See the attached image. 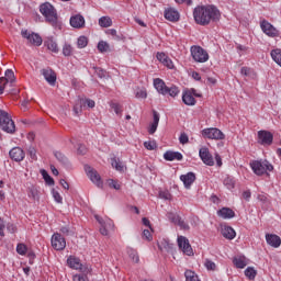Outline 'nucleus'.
Returning <instances> with one entry per match:
<instances>
[{
  "instance_id": "1",
  "label": "nucleus",
  "mask_w": 281,
  "mask_h": 281,
  "mask_svg": "<svg viewBox=\"0 0 281 281\" xmlns=\"http://www.w3.org/2000/svg\"><path fill=\"white\" fill-rule=\"evenodd\" d=\"M196 25H210L221 21V11L215 5H198L193 10Z\"/></svg>"
},
{
  "instance_id": "2",
  "label": "nucleus",
  "mask_w": 281,
  "mask_h": 281,
  "mask_svg": "<svg viewBox=\"0 0 281 281\" xmlns=\"http://www.w3.org/2000/svg\"><path fill=\"white\" fill-rule=\"evenodd\" d=\"M40 12L44 16L46 23L53 25V27H58V11L49 2H44L40 5Z\"/></svg>"
},
{
  "instance_id": "3",
  "label": "nucleus",
  "mask_w": 281,
  "mask_h": 281,
  "mask_svg": "<svg viewBox=\"0 0 281 281\" xmlns=\"http://www.w3.org/2000/svg\"><path fill=\"white\" fill-rule=\"evenodd\" d=\"M154 87L156 91H158V93L161 95H170V98H177V95L180 93L179 87L175 85L168 87L166 86V82L159 78L154 79Z\"/></svg>"
},
{
  "instance_id": "4",
  "label": "nucleus",
  "mask_w": 281,
  "mask_h": 281,
  "mask_svg": "<svg viewBox=\"0 0 281 281\" xmlns=\"http://www.w3.org/2000/svg\"><path fill=\"white\" fill-rule=\"evenodd\" d=\"M250 168L257 175V177H262V175L273 172V165H271L269 160H254L250 162Z\"/></svg>"
},
{
  "instance_id": "5",
  "label": "nucleus",
  "mask_w": 281,
  "mask_h": 281,
  "mask_svg": "<svg viewBox=\"0 0 281 281\" xmlns=\"http://www.w3.org/2000/svg\"><path fill=\"white\" fill-rule=\"evenodd\" d=\"M0 128L4 131V133H10L11 135L16 131V125H14L12 116L4 110H0Z\"/></svg>"
},
{
  "instance_id": "6",
  "label": "nucleus",
  "mask_w": 281,
  "mask_h": 281,
  "mask_svg": "<svg viewBox=\"0 0 281 281\" xmlns=\"http://www.w3.org/2000/svg\"><path fill=\"white\" fill-rule=\"evenodd\" d=\"M22 38L27 40L29 45H34L35 47H41L43 45V37L38 33L30 32L27 29L21 30Z\"/></svg>"
},
{
  "instance_id": "7",
  "label": "nucleus",
  "mask_w": 281,
  "mask_h": 281,
  "mask_svg": "<svg viewBox=\"0 0 281 281\" xmlns=\"http://www.w3.org/2000/svg\"><path fill=\"white\" fill-rule=\"evenodd\" d=\"M191 56L195 63H207L210 60V54L201 46H192Z\"/></svg>"
},
{
  "instance_id": "8",
  "label": "nucleus",
  "mask_w": 281,
  "mask_h": 281,
  "mask_svg": "<svg viewBox=\"0 0 281 281\" xmlns=\"http://www.w3.org/2000/svg\"><path fill=\"white\" fill-rule=\"evenodd\" d=\"M14 82H16L14 71L12 69H7L4 72V77L0 78V95H2L3 91H5V87H8V83L14 85Z\"/></svg>"
},
{
  "instance_id": "9",
  "label": "nucleus",
  "mask_w": 281,
  "mask_h": 281,
  "mask_svg": "<svg viewBox=\"0 0 281 281\" xmlns=\"http://www.w3.org/2000/svg\"><path fill=\"white\" fill-rule=\"evenodd\" d=\"M202 136L205 137L206 139H216V140L225 139V135L223 134V132L216 127L204 128L202 131Z\"/></svg>"
},
{
  "instance_id": "10",
  "label": "nucleus",
  "mask_w": 281,
  "mask_h": 281,
  "mask_svg": "<svg viewBox=\"0 0 281 281\" xmlns=\"http://www.w3.org/2000/svg\"><path fill=\"white\" fill-rule=\"evenodd\" d=\"M52 247L56 249V251H63L67 247V241L65 240V237L60 235V233H55L52 236Z\"/></svg>"
},
{
  "instance_id": "11",
  "label": "nucleus",
  "mask_w": 281,
  "mask_h": 281,
  "mask_svg": "<svg viewBox=\"0 0 281 281\" xmlns=\"http://www.w3.org/2000/svg\"><path fill=\"white\" fill-rule=\"evenodd\" d=\"M86 173L88 175L90 181L98 186V188H102V178L100 177V173L93 169V167L86 165L85 166Z\"/></svg>"
},
{
  "instance_id": "12",
  "label": "nucleus",
  "mask_w": 281,
  "mask_h": 281,
  "mask_svg": "<svg viewBox=\"0 0 281 281\" xmlns=\"http://www.w3.org/2000/svg\"><path fill=\"white\" fill-rule=\"evenodd\" d=\"M258 139L261 146H271L273 144V134L269 131L261 130L258 132Z\"/></svg>"
},
{
  "instance_id": "13",
  "label": "nucleus",
  "mask_w": 281,
  "mask_h": 281,
  "mask_svg": "<svg viewBox=\"0 0 281 281\" xmlns=\"http://www.w3.org/2000/svg\"><path fill=\"white\" fill-rule=\"evenodd\" d=\"M178 247L186 254V256H192L194 254L190 240L183 236H178Z\"/></svg>"
},
{
  "instance_id": "14",
  "label": "nucleus",
  "mask_w": 281,
  "mask_h": 281,
  "mask_svg": "<svg viewBox=\"0 0 281 281\" xmlns=\"http://www.w3.org/2000/svg\"><path fill=\"white\" fill-rule=\"evenodd\" d=\"M200 158L202 159L203 164L205 166H214V157H212V154H210V149L206 147H202L199 150Z\"/></svg>"
},
{
  "instance_id": "15",
  "label": "nucleus",
  "mask_w": 281,
  "mask_h": 281,
  "mask_svg": "<svg viewBox=\"0 0 281 281\" xmlns=\"http://www.w3.org/2000/svg\"><path fill=\"white\" fill-rule=\"evenodd\" d=\"M41 74L50 87H56V72L52 68H44Z\"/></svg>"
},
{
  "instance_id": "16",
  "label": "nucleus",
  "mask_w": 281,
  "mask_h": 281,
  "mask_svg": "<svg viewBox=\"0 0 281 281\" xmlns=\"http://www.w3.org/2000/svg\"><path fill=\"white\" fill-rule=\"evenodd\" d=\"M260 27H261L263 34H267V36H271L273 38L278 35V30H276V27H273L272 24L269 23L268 21L263 20L260 23Z\"/></svg>"
},
{
  "instance_id": "17",
  "label": "nucleus",
  "mask_w": 281,
  "mask_h": 281,
  "mask_svg": "<svg viewBox=\"0 0 281 281\" xmlns=\"http://www.w3.org/2000/svg\"><path fill=\"white\" fill-rule=\"evenodd\" d=\"M9 155L13 161H23L25 159V151L21 147H13Z\"/></svg>"
},
{
  "instance_id": "18",
  "label": "nucleus",
  "mask_w": 281,
  "mask_h": 281,
  "mask_svg": "<svg viewBox=\"0 0 281 281\" xmlns=\"http://www.w3.org/2000/svg\"><path fill=\"white\" fill-rule=\"evenodd\" d=\"M165 19L171 23H177L180 19L179 11L175 8H168L165 10Z\"/></svg>"
},
{
  "instance_id": "19",
  "label": "nucleus",
  "mask_w": 281,
  "mask_h": 281,
  "mask_svg": "<svg viewBox=\"0 0 281 281\" xmlns=\"http://www.w3.org/2000/svg\"><path fill=\"white\" fill-rule=\"evenodd\" d=\"M180 180L184 183V188L190 190L192 183L196 181V175L194 172H188L187 175L180 176Z\"/></svg>"
},
{
  "instance_id": "20",
  "label": "nucleus",
  "mask_w": 281,
  "mask_h": 281,
  "mask_svg": "<svg viewBox=\"0 0 281 281\" xmlns=\"http://www.w3.org/2000/svg\"><path fill=\"white\" fill-rule=\"evenodd\" d=\"M70 25L75 27V30H81L85 26V16L80 14L72 15L70 18Z\"/></svg>"
},
{
  "instance_id": "21",
  "label": "nucleus",
  "mask_w": 281,
  "mask_h": 281,
  "mask_svg": "<svg viewBox=\"0 0 281 281\" xmlns=\"http://www.w3.org/2000/svg\"><path fill=\"white\" fill-rule=\"evenodd\" d=\"M266 241L270 247H273L274 249H278L281 245V238L280 236L276 234H266Z\"/></svg>"
},
{
  "instance_id": "22",
  "label": "nucleus",
  "mask_w": 281,
  "mask_h": 281,
  "mask_svg": "<svg viewBox=\"0 0 281 281\" xmlns=\"http://www.w3.org/2000/svg\"><path fill=\"white\" fill-rule=\"evenodd\" d=\"M158 249L167 254H172L175 251V244H170L168 239H160L158 240Z\"/></svg>"
},
{
  "instance_id": "23",
  "label": "nucleus",
  "mask_w": 281,
  "mask_h": 281,
  "mask_svg": "<svg viewBox=\"0 0 281 281\" xmlns=\"http://www.w3.org/2000/svg\"><path fill=\"white\" fill-rule=\"evenodd\" d=\"M164 159H166V161H181L183 159V155L179 151L168 150L164 154Z\"/></svg>"
},
{
  "instance_id": "24",
  "label": "nucleus",
  "mask_w": 281,
  "mask_h": 281,
  "mask_svg": "<svg viewBox=\"0 0 281 281\" xmlns=\"http://www.w3.org/2000/svg\"><path fill=\"white\" fill-rule=\"evenodd\" d=\"M54 157L61 166H64V168H69L71 166V162H69V158H67V156H65L63 151H54Z\"/></svg>"
},
{
  "instance_id": "25",
  "label": "nucleus",
  "mask_w": 281,
  "mask_h": 281,
  "mask_svg": "<svg viewBox=\"0 0 281 281\" xmlns=\"http://www.w3.org/2000/svg\"><path fill=\"white\" fill-rule=\"evenodd\" d=\"M153 115H154L153 123L148 128L149 135H155V133L157 132V126H159V113L154 110Z\"/></svg>"
},
{
  "instance_id": "26",
  "label": "nucleus",
  "mask_w": 281,
  "mask_h": 281,
  "mask_svg": "<svg viewBox=\"0 0 281 281\" xmlns=\"http://www.w3.org/2000/svg\"><path fill=\"white\" fill-rule=\"evenodd\" d=\"M182 102L187 104V106H194L196 104V99H194L192 92L187 91L182 94Z\"/></svg>"
},
{
  "instance_id": "27",
  "label": "nucleus",
  "mask_w": 281,
  "mask_h": 281,
  "mask_svg": "<svg viewBox=\"0 0 281 281\" xmlns=\"http://www.w3.org/2000/svg\"><path fill=\"white\" fill-rule=\"evenodd\" d=\"M217 215L221 216V218H234L236 216V213L234 210L229 207H223L222 210L217 211Z\"/></svg>"
},
{
  "instance_id": "28",
  "label": "nucleus",
  "mask_w": 281,
  "mask_h": 281,
  "mask_svg": "<svg viewBox=\"0 0 281 281\" xmlns=\"http://www.w3.org/2000/svg\"><path fill=\"white\" fill-rule=\"evenodd\" d=\"M67 265H68V267H70V269L82 270V263L80 262V259H78L74 256H70L67 259Z\"/></svg>"
},
{
  "instance_id": "29",
  "label": "nucleus",
  "mask_w": 281,
  "mask_h": 281,
  "mask_svg": "<svg viewBox=\"0 0 281 281\" xmlns=\"http://www.w3.org/2000/svg\"><path fill=\"white\" fill-rule=\"evenodd\" d=\"M222 236L228 240H234V238H236V231H234V228L231 226H224L222 228Z\"/></svg>"
},
{
  "instance_id": "30",
  "label": "nucleus",
  "mask_w": 281,
  "mask_h": 281,
  "mask_svg": "<svg viewBox=\"0 0 281 281\" xmlns=\"http://www.w3.org/2000/svg\"><path fill=\"white\" fill-rule=\"evenodd\" d=\"M233 263L237 269H245L247 267V259L245 257H235Z\"/></svg>"
},
{
  "instance_id": "31",
  "label": "nucleus",
  "mask_w": 281,
  "mask_h": 281,
  "mask_svg": "<svg viewBox=\"0 0 281 281\" xmlns=\"http://www.w3.org/2000/svg\"><path fill=\"white\" fill-rule=\"evenodd\" d=\"M45 45L47 47V49H49L50 52H53L54 54H58L59 49H58V44L52 40V38H48L46 42H45Z\"/></svg>"
},
{
  "instance_id": "32",
  "label": "nucleus",
  "mask_w": 281,
  "mask_h": 281,
  "mask_svg": "<svg viewBox=\"0 0 281 281\" xmlns=\"http://www.w3.org/2000/svg\"><path fill=\"white\" fill-rule=\"evenodd\" d=\"M112 168H115L119 172H124V164L121 162L120 158L111 159Z\"/></svg>"
},
{
  "instance_id": "33",
  "label": "nucleus",
  "mask_w": 281,
  "mask_h": 281,
  "mask_svg": "<svg viewBox=\"0 0 281 281\" xmlns=\"http://www.w3.org/2000/svg\"><path fill=\"white\" fill-rule=\"evenodd\" d=\"M59 232L64 236H74V234H76V229L74 227H71L70 225L61 226Z\"/></svg>"
},
{
  "instance_id": "34",
  "label": "nucleus",
  "mask_w": 281,
  "mask_h": 281,
  "mask_svg": "<svg viewBox=\"0 0 281 281\" xmlns=\"http://www.w3.org/2000/svg\"><path fill=\"white\" fill-rule=\"evenodd\" d=\"M184 278H186V281H201V279H199V276L195 274V272L192 270H187L184 272Z\"/></svg>"
},
{
  "instance_id": "35",
  "label": "nucleus",
  "mask_w": 281,
  "mask_h": 281,
  "mask_svg": "<svg viewBox=\"0 0 281 281\" xmlns=\"http://www.w3.org/2000/svg\"><path fill=\"white\" fill-rule=\"evenodd\" d=\"M100 27H111L113 25V21L109 16H102L99 19Z\"/></svg>"
},
{
  "instance_id": "36",
  "label": "nucleus",
  "mask_w": 281,
  "mask_h": 281,
  "mask_svg": "<svg viewBox=\"0 0 281 281\" xmlns=\"http://www.w3.org/2000/svg\"><path fill=\"white\" fill-rule=\"evenodd\" d=\"M127 255L133 260V262H139V255H137V250L133 249L132 247L127 248Z\"/></svg>"
},
{
  "instance_id": "37",
  "label": "nucleus",
  "mask_w": 281,
  "mask_h": 281,
  "mask_svg": "<svg viewBox=\"0 0 281 281\" xmlns=\"http://www.w3.org/2000/svg\"><path fill=\"white\" fill-rule=\"evenodd\" d=\"M41 175H42L44 181L47 183V186H54V178H52V176H49L47 170L42 169Z\"/></svg>"
},
{
  "instance_id": "38",
  "label": "nucleus",
  "mask_w": 281,
  "mask_h": 281,
  "mask_svg": "<svg viewBox=\"0 0 281 281\" xmlns=\"http://www.w3.org/2000/svg\"><path fill=\"white\" fill-rule=\"evenodd\" d=\"M245 276L248 280H256V276H258V272L256 271V269L248 267L245 270Z\"/></svg>"
},
{
  "instance_id": "39",
  "label": "nucleus",
  "mask_w": 281,
  "mask_h": 281,
  "mask_svg": "<svg viewBox=\"0 0 281 281\" xmlns=\"http://www.w3.org/2000/svg\"><path fill=\"white\" fill-rule=\"evenodd\" d=\"M79 104L87 106L88 109H93L95 106V101L91 99H79Z\"/></svg>"
},
{
  "instance_id": "40",
  "label": "nucleus",
  "mask_w": 281,
  "mask_h": 281,
  "mask_svg": "<svg viewBox=\"0 0 281 281\" xmlns=\"http://www.w3.org/2000/svg\"><path fill=\"white\" fill-rule=\"evenodd\" d=\"M29 198L33 199V201H38V189H36L35 187H30Z\"/></svg>"
},
{
  "instance_id": "41",
  "label": "nucleus",
  "mask_w": 281,
  "mask_h": 281,
  "mask_svg": "<svg viewBox=\"0 0 281 281\" xmlns=\"http://www.w3.org/2000/svg\"><path fill=\"white\" fill-rule=\"evenodd\" d=\"M77 45L79 49H85V47L89 45V40L87 38V36H80L77 41Z\"/></svg>"
},
{
  "instance_id": "42",
  "label": "nucleus",
  "mask_w": 281,
  "mask_h": 281,
  "mask_svg": "<svg viewBox=\"0 0 281 281\" xmlns=\"http://www.w3.org/2000/svg\"><path fill=\"white\" fill-rule=\"evenodd\" d=\"M224 186L228 189V190H234L236 182L234 181L233 178L227 177L224 179Z\"/></svg>"
},
{
  "instance_id": "43",
  "label": "nucleus",
  "mask_w": 281,
  "mask_h": 281,
  "mask_svg": "<svg viewBox=\"0 0 281 281\" xmlns=\"http://www.w3.org/2000/svg\"><path fill=\"white\" fill-rule=\"evenodd\" d=\"M109 43L101 41L98 43V49L101 52V54H104V52H109Z\"/></svg>"
},
{
  "instance_id": "44",
  "label": "nucleus",
  "mask_w": 281,
  "mask_h": 281,
  "mask_svg": "<svg viewBox=\"0 0 281 281\" xmlns=\"http://www.w3.org/2000/svg\"><path fill=\"white\" fill-rule=\"evenodd\" d=\"M63 54L64 56H71V54H74V47H71L70 44H65L63 46Z\"/></svg>"
},
{
  "instance_id": "45",
  "label": "nucleus",
  "mask_w": 281,
  "mask_h": 281,
  "mask_svg": "<svg viewBox=\"0 0 281 281\" xmlns=\"http://www.w3.org/2000/svg\"><path fill=\"white\" fill-rule=\"evenodd\" d=\"M147 150H157V143L155 140H147L144 143Z\"/></svg>"
},
{
  "instance_id": "46",
  "label": "nucleus",
  "mask_w": 281,
  "mask_h": 281,
  "mask_svg": "<svg viewBox=\"0 0 281 281\" xmlns=\"http://www.w3.org/2000/svg\"><path fill=\"white\" fill-rule=\"evenodd\" d=\"M16 252L20 256H25V254H27V246H25V244H18L16 246Z\"/></svg>"
},
{
  "instance_id": "47",
  "label": "nucleus",
  "mask_w": 281,
  "mask_h": 281,
  "mask_svg": "<svg viewBox=\"0 0 281 281\" xmlns=\"http://www.w3.org/2000/svg\"><path fill=\"white\" fill-rule=\"evenodd\" d=\"M204 266L206 267L207 271H216V263L210 259L205 260Z\"/></svg>"
},
{
  "instance_id": "48",
  "label": "nucleus",
  "mask_w": 281,
  "mask_h": 281,
  "mask_svg": "<svg viewBox=\"0 0 281 281\" xmlns=\"http://www.w3.org/2000/svg\"><path fill=\"white\" fill-rule=\"evenodd\" d=\"M159 196H160V199H164L165 201H170V199H172V194H170V191H168V190L159 191Z\"/></svg>"
},
{
  "instance_id": "49",
  "label": "nucleus",
  "mask_w": 281,
  "mask_h": 281,
  "mask_svg": "<svg viewBox=\"0 0 281 281\" xmlns=\"http://www.w3.org/2000/svg\"><path fill=\"white\" fill-rule=\"evenodd\" d=\"M94 72L98 76V78H106V70L102 68L94 67Z\"/></svg>"
},
{
  "instance_id": "50",
  "label": "nucleus",
  "mask_w": 281,
  "mask_h": 281,
  "mask_svg": "<svg viewBox=\"0 0 281 281\" xmlns=\"http://www.w3.org/2000/svg\"><path fill=\"white\" fill-rule=\"evenodd\" d=\"M111 109H113L116 115H122V105L120 103H111Z\"/></svg>"
},
{
  "instance_id": "51",
  "label": "nucleus",
  "mask_w": 281,
  "mask_h": 281,
  "mask_svg": "<svg viewBox=\"0 0 281 281\" xmlns=\"http://www.w3.org/2000/svg\"><path fill=\"white\" fill-rule=\"evenodd\" d=\"M52 194H53V199H55L56 203H63V196L60 195V193L58 191L53 189Z\"/></svg>"
},
{
  "instance_id": "52",
  "label": "nucleus",
  "mask_w": 281,
  "mask_h": 281,
  "mask_svg": "<svg viewBox=\"0 0 281 281\" xmlns=\"http://www.w3.org/2000/svg\"><path fill=\"white\" fill-rule=\"evenodd\" d=\"M27 153H29L31 159L33 161H36V159H37V157H36V148L30 146L29 149H27Z\"/></svg>"
},
{
  "instance_id": "53",
  "label": "nucleus",
  "mask_w": 281,
  "mask_h": 281,
  "mask_svg": "<svg viewBox=\"0 0 281 281\" xmlns=\"http://www.w3.org/2000/svg\"><path fill=\"white\" fill-rule=\"evenodd\" d=\"M74 281H89V278L87 277V274H75L72 277Z\"/></svg>"
},
{
  "instance_id": "54",
  "label": "nucleus",
  "mask_w": 281,
  "mask_h": 281,
  "mask_svg": "<svg viewBox=\"0 0 281 281\" xmlns=\"http://www.w3.org/2000/svg\"><path fill=\"white\" fill-rule=\"evenodd\" d=\"M167 216H168L169 221H171V223H175L176 225L179 222V220L181 218L179 215H175V213H168Z\"/></svg>"
},
{
  "instance_id": "55",
  "label": "nucleus",
  "mask_w": 281,
  "mask_h": 281,
  "mask_svg": "<svg viewBox=\"0 0 281 281\" xmlns=\"http://www.w3.org/2000/svg\"><path fill=\"white\" fill-rule=\"evenodd\" d=\"M177 225H179V227H181V229H184V231L190 229V225H188V223H186V221L181 220V217L178 220Z\"/></svg>"
},
{
  "instance_id": "56",
  "label": "nucleus",
  "mask_w": 281,
  "mask_h": 281,
  "mask_svg": "<svg viewBox=\"0 0 281 281\" xmlns=\"http://www.w3.org/2000/svg\"><path fill=\"white\" fill-rule=\"evenodd\" d=\"M179 142H180V144H183V145L188 144V142H190L188 134L181 133L180 137H179Z\"/></svg>"
},
{
  "instance_id": "57",
  "label": "nucleus",
  "mask_w": 281,
  "mask_h": 281,
  "mask_svg": "<svg viewBox=\"0 0 281 281\" xmlns=\"http://www.w3.org/2000/svg\"><path fill=\"white\" fill-rule=\"evenodd\" d=\"M82 104H80V99L78 100V103L74 106V113L75 115H78L82 113Z\"/></svg>"
},
{
  "instance_id": "58",
  "label": "nucleus",
  "mask_w": 281,
  "mask_h": 281,
  "mask_svg": "<svg viewBox=\"0 0 281 281\" xmlns=\"http://www.w3.org/2000/svg\"><path fill=\"white\" fill-rule=\"evenodd\" d=\"M257 199L260 201V203H262V205H267V203H269V198L265 194H259Z\"/></svg>"
},
{
  "instance_id": "59",
  "label": "nucleus",
  "mask_w": 281,
  "mask_h": 281,
  "mask_svg": "<svg viewBox=\"0 0 281 281\" xmlns=\"http://www.w3.org/2000/svg\"><path fill=\"white\" fill-rule=\"evenodd\" d=\"M78 155H87V146L79 144L77 148Z\"/></svg>"
},
{
  "instance_id": "60",
  "label": "nucleus",
  "mask_w": 281,
  "mask_h": 281,
  "mask_svg": "<svg viewBox=\"0 0 281 281\" xmlns=\"http://www.w3.org/2000/svg\"><path fill=\"white\" fill-rule=\"evenodd\" d=\"M162 65H165V67H168V69H172V67H175V64H172V59L167 57L164 61Z\"/></svg>"
},
{
  "instance_id": "61",
  "label": "nucleus",
  "mask_w": 281,
  "mask_h": 281,
  "mask_svg": "<svg viewBox=\"0 0 281 281\" xmlns=\"http://www.w3.org/2000/svg\"><path fill=\"white\" fill-rule=\"evenodd\" d=\"M136 98H140V99L145 100V98H148V93L146 92V90H138L136 92Z\"/></svg>"
},
{
  "instance_id": "62",
  "label": "nucleus",
  "mask_w": 281,
  "mask_h": 281,
  "mask_svg": "<svg viewBox=\"0 0 281 281\" xmlns=\"http://www.w3.org/2000/svg\"><path fill=\"white\" fill-rule=\"evenodd\" d=\"M156 58L159 63H164L168 58V55L166 53H157Z\"/></svg>"
},
{
  "instance_id": "63",
  "label": "nucleus",
  "mask_w": 281,
  "mask_h": 281,
  "mask_svg": "<svg viewBox=\"0 0 281 281\" xmlns=\"http://www.w3.org/2000/svg\"><path fill=\"white\" fill-rule=\"evenodd\" d=\"M143 238H145V240H153V235L150 234V231L144 229L143 231Z\"/></svg>"
},
{
  "instance_id": "64",
  "label": "nucleus",
  "mask_w": 281,
  "mask_h": 281,
  "mask_svg": "<svg viewBox=\"0 0 281 281\" xmlns=\"http://www.w3.org/2000/svg\"><path fill=\"white\" fill-rule=\"evenodd\" d=\"M4 229H5V222L3 221V218L0 217V236H5V233H4Z\"/></svg>"
}]
</instances>
